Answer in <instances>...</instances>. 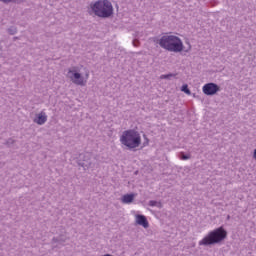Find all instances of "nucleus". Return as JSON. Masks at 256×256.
Returning a JSON list of instances; mask_svg holds the SVG:
<instances>
[{
  "mask_svg": "<svg viewBox=\"0 0 256 256\" xmlns=\"http://www.w3.org/2000/svg\"><path fill=\"white\" fill-rule=\"evenodd\" d=\"M159 45L162 49L171 53H181L183 51V41L175 35H164L159 40Z\"/></svg>",
  "mask_w": 256,
  "mask_h": 256,
  "instance_id": "1",
  "label": "nucleus"
},
{
  "mask_svg": "<svg viewBox=\"0 0 256 256\" xmlns=\"http://www.w3.org/2000/svg\"><path fill=\"white\" fill-rule=\"evenodd\" d=\"M120 142L128 149H137L141 145V134L136 130H126L122 133Z\"/></svg>",
  "mask_w": 256,
  "mask_h": 256,
  "instance_id": "2",
  "label": "nucleus"
},
{
  "mask_svg": "<svg viewBox=\"0 0 256 256\" xmlns=\"http://www.w3.org/2000/svg\"><path fill=\"white\" fill-rule=\"evenodd\" d=\"M227 239V231L223 227H219L208 233L202 240L199 241V245H215L225 241Z\"/></svg>",
  "mask_w": 256,
  "mask_h": 256,
  "instance_id": "3",
  "label": "nucleus"
},
{
  "mask_svg": "<svg viewBox=\"0 0 256 256\" xmlns=\"http://www.w3.org/2000/svg\"><path fill=\"white\" fill-rule=\"evenodd\" d=\"M91 9L97 17H111L113 15V5L108 0H99L91 5Z\"/></svg>",
  "mask_w": 256,
  "mask_h": 256,
  "instance_id": "4",
  "label": "nucleus"
},
{
  "mask_svg": "<svg viewBox=\"0 0 256 256\" xmlns=\"http://www.w3.org/2000/svg\"><path fill=\"white\" fill-rule=\"evenodd\" d=\"M66 77L70 79L74 85L85 87V85H87V79H89V72H86L85 77H83L81 73H79L78 67H72L68 70Z\"/></svg>",
  "mask_w": 256,
  "mask_h": 256,
  "instance_id": "5",
  "label": "nucleus"
},
{
  "mask_svg": "<svg viewBox=\"0 0 256 256\" xmlns=\"http://www.w3.org/2000/svg\"><path fill=\"white\" fill-rule=\"evenodd\" d=\"M205 95H215L219 91V86L215 83L205 84L202 88Z\"/></svg>",
  "mask_w": 256,
  "mask_h": 256,
  "instance_id": "6",
  "label": "nucleus"
},
{
  "mask_svg": "<svg viewBox=\"0 0 256 256\" xmlns=\"http://www.w3.org/2000/svg\"><path fill=\"white\" fill-rule=\"evenodd\" d=\"M136 223L137 225H141L144 227V229H147L149 227V221H147V218L143 215H136Z\"/></svg>",
  "mask_w": 256,
  "mask_h": 256,
  "instance_id": "7",
  "label": "nucleus"
},
{
  "mask_svg": "<svg viewBox=\"0 0 256 256\" xmlns=\"http://www.w3.org/2000/svg\"><path fill=\"white\" fill-rule=\"evenodd\" d=\"M35 123L38 125H43L47 122V115L45 113H40L38 116L35 118Z\"/></svg>",
  "mask_w": 256,
  "mask_h": 256,
  "instance_id": "8",
  "label": "nucleus"
},
{
  "mask_svg": "<svg viewBox=\"0 0 256 256\" xmlns=\"http://www.w3.org/2000/svg\"><path fill=\"white\" fill-rule=\"evenodd\" d=\"M134 199H135V194H126L122 196V203H125V204L133 203Z\"/></svg>",
  "mask_w": 256,
  "mask_h": 256,
  "instance_id": "9",
  "label": "nucleus"
},
{
  "mask_svg": "<svg viewBox=\"0 0 256 256\" xmlns=\"http://www.w3.org/2000/svg\"><path fill=\"white\" fill-rule=\"evenodd\" d=\"M181 91H183L184 93H186V95H191V90H189V86H187V84H184L181 88Z\"/></svg>",
  "mask_w": 256,
  "mask_h": 256,
  "instance_id": "10",
  "label": "nucleus"
},
{
  "mask_svg": "<svg viewBox=\"0 0 256 256\" xmlns=\"http://www.w3.org/2000/svg\"><path fill=\"white\" fill-rule=\"evenodd\" d=\"M170 76H171V75H162V76H161V79H169Z\"/></svg>",
  "mask_w": 256,
  "mask_h": 256,
  "instance_id": "11",
  "label": "nucleus"
},
{
  "mask_svg": "<svg viewBox=\"0 0 256 256\" xmlns=\"http://www.w3.org/2000/svg\"><path fill=\"white\" fill-rule=\"evenodd\" d=\"M1 1H3L4 3H11V1L13 0H1Z\"/></svg>",
  "mask_w": 256,
  "mask_h": 256,
  "instance_id": "12",
  "label": "nucleus"
},
{
  "mask_svg": "<svg viewBox=\"0 0 256 256\" xmlns=\"http://www.w3.org/2000/svg\"><path fill=\"white\" fill-rule=\"evenodd\" d=\"M182 159H184V160H185V159H189V156L183 155V156H182Z\"/></svg>",
  "mask_w": 256,
  "mask_h": 256,
  "instance_id": "13",
  "label": "nucleus"
},
{
  "mask_svg": "<svg viewBox=\"0 0 256 256\" xmlns=\"http://www.w3.org/2000/svg\"><path fill=\"white\" fill-rule=\"evenodd\" d=\"M254 159H256V149L254 150Z\"/></svg>",
  "mask_w": 256,
  "mask_h": 256,
  "instance_id": "14",
  "label": "nucleus"
},
{
  "mask_svg": "<svg viewBox=\"0 0 256 256\" xmlns=\"http://www.w3.org/2000/svg\"><path fill=\"white\" fill-rule=\"evenodd\" d=\"M191 50V46H189V48H188V51H190Z\"/></svg>",
  "mask_w": 256,
  "mask_h": 256,
  "instance_id": "15",
  "label": "nucleus"
}]
</instances>
